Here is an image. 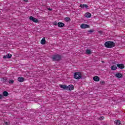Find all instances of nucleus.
I'll return each instance as SVG.
<instances>
[{"label": "nucleus", "instance_id": "bb28decb", "mask_svg": "<svg viewBox=\"0 0 125 125\" xmlns=\"http://www.w3.org/2000/svg\"><path fill=\"white\" fill-rule=\"evenodd\" d=\"M101 84H104L105 83V82L102 81V82H101Z\"/></svg>", "mask_w": 125, "mask_h": 125}, {"label": "nucleus", "instance_id": "72a5a7b5", "mask_svg": "<svg viewBox=\"0 0 125 125\" xmlns=\"http://www.w3.org/2000/svg\"><path fill=\"white\" fill-rule=\"evenodd\" d=\"M102 62L103 63V62Z\"/></svg>", "mask_w": 125, "mask_h": 125}, {"label": "nucleus", "instance_id": "4468645a", "mask_svg": "<svg viewBox=\"0 0 125 125\" xmlns=\"http://www.w3.org/2000/svg\"><path fill=\"white\" fill-rule=\"evenodd\" d=\"M1 81H2V83H7V82H8V79H7V78L4 77V78H2Z\"/></svg>", "mask_w": 125, "mask_h": 125}, {"label": "nucleus", "instance_id": "f3484780", "mask_svg": "<svg viewBox=\"0 0 125 125\" xmlns=\"http://www.w3.org/2000/svg\"><path fill=\"white\" fill-rule=\"evenodd\" d=\"M45 38H43L42 39L41 41V44H45Z\"/></svg>", "mask_w": 125, "mask_h": 125}, {"label": "nucleus", "instance_id": "dca6fc26", "mask_svg": "<svg viewBox=\"0 0 125 125\" xmlns=\"http://www.w3.org/2000/svg\"><path fill=\"white\" fill-rule=\"evenodd\" d=\"M85 17L87 18H90L91 17V14L89 13H86L85 14Z\"/></svg>", "mask_w": 125, "mask_h": 125}, {"label": "nucleus", "instance_id": "20e7f679", "mask_svg": "<svg viewBox=\"0 0 125 125\" xmlns=\"http://www.w3.org/2000/svg\"><path fill=\"white\" fill-rule=\"evenodd\" d=\"M29 20H31V21L34 22V23H38L39 22V20L33 16H30L29 17Z\"/></svg>", "mask_w": 125, "mask_h": 125}, {"label": "nucleus", "instance_id": "7c9ffc66", "mask_svg": "<svg viewBox=\"0 0 125 125\" xmlns=\"http://www.w3.org/2000/svg\"><path fill=\"white\" fill-rule=\"evenodd\" d=\"M48 10H50V11H51V10H52V9H50V8H48Z\"/></svg>", "mask_w": 125, "mask_h": 125}, {"label": "nucleus", "instance_id": "a211bd4d", "mask_svg": "<svg viewBox=\"0 0 125 125\" xmlns=\"http://www.w3.org/2000/svg\"><path fill=\"white\" fill-rule=\"evenodd\" d=\"M4 96L5 97H6L7 96H8V94H3V95L0 94V100L2 99Z\"/></svg>", "mask_w": 125, "mask_h": 125}, {"label": "nucleus", "instance_id": "cd10ccee", "mask_svg": "<svg viewBox=\"0 0 125 125\" xmlns=\"http://www.w3.org/2000/svg\"><path fill=\"white\" fill-rule=\"evenodd\" d=\"M63 98H67V95H64V96H63Z\"/></svg>", "mask_w": 125, "mask_h": 125}, {"label": "nucleus", "instance_id": "5701e85b", "mask_svg": "<svg viewBox=\"0 0 125 125\" xmlns=\"http://www.w3.org/2000/svg\"><path fill=\"white\" fill-rule=\"evenodd\" d=\"M93 32H94V30H93L90 29V30H88V34H91V33H93Z\"/></svg>", "mask_w": 125, "mask_h": 125}, {"label": "nucleus", "instance_id": "7ed1b4c3", "mask_svg": "<svg viewBox=\"0 0 125 125\" xmlns=\"http://www.w3.org/2000/svg\"><path fill=\"white\" fill-rule=\"evenodd\" d=\"M82 73L81 72H77L74 74V79L76 80H81L82 79Z\"/></svg>", "mask_w": 125, "mask_h": 125}, {"label": "nucleus", "instance_id": "39448f33", "mask_svg": "<svg viewBox=\"0 0 125 125\" xmlns=\"http://www.w3.org/2000/svg\"><path fill=\"white\" fill-rule=\"evenodd\" d=\"M81 29H87V28H89L90 26L89 25L85 24V23H83L80 26Z\"/></svg>", "mask_w": 125, "mask_h": 125}, {"label": "nucleus", "instance_id": "423d86ee", "mask_svg": "<svg viewBox=\"0 0 125 125\" xmlns=\"http://www.w3.org/2000/svg\"><path fill=\"white\" fill-rule=\"evenodd\" d=\"M11 57H12V55L11 54H7L5 56H4L3 58H4V59H9V58H11Z\"/></svg>", "mask_w": 125, "mask_h": 125}, {"label": "nucleus", "instance_id": "9d476101", "mask_svg": "<svg viewBox=\"0 0 125 125\" xmlns=\"http://www.w3.org/2000/svg\"><path fill=\"white\" fill-rule=\"evenodd\" d=\"M58 26L60 28H62V27H64V26H65V24H64V23L63 22H58Z\"/></svg>", "mask_w": 125, "mask_h": 125}, {"label": "nucleus", "instance_id": "1a4fd4ad", "mask_svg": "<svg viewBox=\"0 0 125 125\" xmlns=\"http://www.w3.org/2000/svg\"><path fill=\"white\" fill-rule=\"evenodd\" d=\"M75 87L73 85L70 84L67 86V90H73Z\"/></svg>", "mask_w": 125, "mask_h": 125}, {"label": "nucleus", "instance_id": "412c9836", "mask_svg": "<svg viewBox=\"0 0 125 125\" xmlns=\"http://www.w3.org/2000/svg\"><path fill=\"white\" fill-rule=\"evenodd\" d=\"M86 53L87 54H91V51L89 49H87L86 50Z\"/></svg>", "mask_w": 125, "mask_h": 125}, {"label": "nucleus", "instance_id": "6e6552de", "mask_svg": "<svg viewBox=\"0 0 125 125\" xmlns=\"http://www.w3.org/2000/svg\"><path fill=\"white\" fill-rule=\"evenodd\" d=\"M117 66L119 69H124L125 68V65L123 63H118L117 64Z\"/></svg>", "mask_w": 125, "mask_h": 125}, {"label": "nucleus", "instance_id": "0eeeda50", "mask_svg": "<svg viewBox=\"0 0 125 125\" xmlns=\"http://www.w3.org/2000/svg\"><path fill=\"white\" fill-rule=\"evenodd\" d=\"M59 86L61 87V88H62V89H65L66 90H67L68 89V86L66 85L60 84Z\"/></svg>", "mask_w": 125, "mask_h": 125}, {"label": "nucleus", "instance_id": "b1692460", "mask_svg": "<svg viewBox=\"0 0 125 125\" xmlns=\"http://www.w3.org/2000/svg\"><path fill=\"white\" fill-rule=\"evenodd\" d=\"M14 83V81L13 80H10L9 81V83Z\"/></svg>", "mask_w": 125, "mask_h": 125}, {"label": "nucleus", "instance_id": "a878e982", "mask_svg": "<svg viewBox=\"0 0 125 125\" xmlns=\"http://www.w3.org/2000/svg\"><path fill=\"white\" fill-rule=\"evenodd\" d=\"M4 123H5V125H10V123L9 122H4Z\"/></svg>", "mask_w": 125, "mask_h": 125}, {"label": "nucleus", "instance_id": "f8f14e48", "mask_svg": "<svg viewBox=\"0 0 125 125\" xmlns=\"http://www.w3.org/2000/svg\"><path fill=\"white\" fill-rule=\"evenodd\" d=\"M115 76L118 79H121V78L123 77V75L121 73H117L115 75Z\"/></svg>", "mask_w": 125, "mask_h": 125}, {"label": "nucleus", "instance_id": "c85d7f7f", "mask_svg": "<svg viewBox=\"0 0 125 125\" xmlns=\"http://www.w3.org/2000/svg\"><path fill=\"white\" fill-rule=\"evenodd\" d=\"M54 25L55 26H57V22H54Z\"/></svg>", "mask_w": 125, "mask_h": 125}, {"label": "nucleus", "instance_id": "aec40b11", "mask_svg": "<svg viewBox=\"0 0 125 125\" xmlns=\"http://www.w3.org/2000/svg\"><path fill=\"white\" fill-rule=\"evenodd\" d=\"M111 68V70H112L113 71H115V70H117L118 67H117L116 65H112Z\"/></svg>", "mask_w": 125, "mask_h": 125}, {"label": "nucleus", "instance_id": "6ab92c4d", "mask_svg": "<svg viewBox=\"0 0 125 125\" xmlns=\"http://www.w3.org/2000/svg\"><path fill=\"white\" fill-rule=\"evenodd\" d=\"M115 125H121V121L120 120H115L114 121Z\"/></svg>", "mask_w": 125, "mask_h": 125}, {"label": "nucleus", "instance_id": "f257e3e1", "mask_svg": "<svg viewBox=\"0 0 125 125\" xmlns=\"http://www.w3.org/2000/svg\"><path fill=\"white\" fill-rule=\"evenodd\" d=\"M115 43L112 41H108L104 43V46L107 48H112L115 47Z\"/></svg>", "mask_w": 125, "mask_h": 125}, {"label": "nucleus", "instance_id": "473e14b6", "mask_svg": "<svg viewBox=\"0 0 125 125\" xmlns=\"http://www.w3.org/2000/svg\"><path fill=\"white\" fill-rule=\"evenodd\" d=\"M103 119H104V117H103Z\"/></svg>", "mask_w": 125, "mask_h": 125}, {"label": "nucleus", "instance_id": "393cba45", "mask_svg": "<svg viewBox=\"0 0 125 125\" xmlns=\"http://www.w3.org/2000/svg\"><path fill=\"white\" fill-rule=\"evenodd\" d=\"M2 94H8V92H7L6 91H5L3 92Z\"/></svg>", "mask_w": 125, "mask_h": 125}, {"label": "nucleus", "instance_id": "2eb2a0df", "mask_svg": "<svg viewBox=\"0 0 125 125\" xmlns=\"http://www.w3.org/2000/svg\"><path fill=\"white\" fill-rule=\"evenodd\" d=\"M80 7H81V8H87V7H88V6L86 4H80Z\"/></svg>", "mask_w": 125, "mask_h": 125}, {"label": "nucleus", "instance_id": "4be33fe9", "mask_svg": "<svg viewBox=\"0 0 125 125\" xmlns=\"http://www.w3.org/2000/svg\"><path fill=\"white\" fill-rule=\"evenodd\" d=\"M65 21H66V22H68L69 21H71V19H70V18L69 17H66L65 18Z\"/></svg>", "mask_w": 125, "mask_h": 125}, {"label": "nucleus", "instance_id": "f03ea898", "mask_svg": "<svg viewBox=\"0 0 125 125\" xmlns=\"http://www.w3.org/2000/svg\"><path fill=\"white\" fill-rule=\"evenodd\" d=\"M62 58V56L59 54H55L53 55L51 58L53 61H60Z\"/></svg>", "mask_w": 125, "mask_h": 125}, {"label": "nucleus", "instance_id": "2f4dec72", "mask_svg": "<svg viewBox=\"0 0 125 125\" xmlns=\"http://www.w3.org/2000/svg\"><path fill=\"white\" fill-rule=\"evenodd\" d=\"M42 84H39V86H40V85H42Z\"/></svg>", "mask_w": 125, "mask_h": 125}, {"label": "nucleus", "instance_id": "c756f323", "mask_svg": "<svg viewBox=\"0 0 125 125\" xmlns=\"http://www.w3.org/2000/svg\"><path fill=\"white\" fill-rule=\"evenodd\" d=\"M23 1H25V2H28V0H23Z\"/></svg>", "mask_w": 125, "mask_h": 125}, {"label": "nucleus", "instance_id": "ddd939ff", "mask_svg": "<svg viewBox=\"0 0 125 125\" xmlns=\"http://www.w3.org/2000/svg\"><path fill=\"white\" fill-rule=\"evenodd\" d=\"M93 80L95 82H99V81H100V78L98 76H95L93 77Z\"/></svg>", "mask_w": 125, "mask_h": 125}, {"label": "nucleus", "instance_id": "9b49d317", "mask_svg": "<svg viewBox=\"0 0 125 125\" xmlns=\"http://www.w3.org/2000/svg\"><path fill=\"white\" fill-rule=\"evenodd\" d=\"M18 81L20 82V83H23L25 80L24 79V78L22 77H20L18 78Z\"/></svg>", "mask_w": 125, "mask_h": 125}]
</instances>
